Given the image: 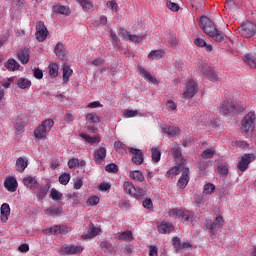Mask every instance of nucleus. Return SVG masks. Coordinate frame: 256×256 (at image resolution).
Returning a JSON list of instances; mask_svg holds the SVG:
<instances>
[{"mask_svg": "<svg viewBox=\"0 0 256 256\" xmlns=\"http://www.w3.org/2000/svg\"><path fill=\"white\" fill-rule=\"evenodd\" d=\"M76 3H78L79 6L82 7L83 11L85 13H92L94 11L93 3H91L89 0H75Z\"/></svg>", "mask_w": 256, "mask_h": 256, "instance_id": "obj_25", "label": "nucleus"}, {"mask_svg": "<svg viewBox=\"0 0 256 256\" xmlns=\"http://www.w3.org/2000/svg\"><path fill=\"white\" fill-rule=\"evenodd\" d=\"M152 161L154 163L161 161V151L157 148H152Z\"/></svg>", "mask_w": 256, "mask_h": 256, "instance_id": "obj_40", "label": "nucleus"}, {"mask_svg": "<svg viewBox=\"0 0 256 256\" xmlns=\"http://www.w3.org/2000/svg\"><path fill=\"white\" fill-rule=\"evenodd\" d=\"M242 111H245V107L235 103L231 100H226L221 104L219 108V112L221 115H229V113H242Z\"/></svg>", "mask_w": 256, "mask_h": 256, "instance_id": "obj_2", "label": "nucleus"}, {"mask_svg": "<svg viewBox=\"0 0 256 256\" xmlns=\"http://www.w3.org/2000/svg\"><path fill=\"white\" fill-rule=\"evenodd\" d=\"M45 215H50L51 217H55V215H59L61 213V208L57 206H52L44 210Z\"/></svg>", "mask_w": 256, "mask_h": 256, "instance_id": "obj_36", "label": "nucleus"}, {"mask_svg": "<svg viewBox=\"0 0 256 256\" xmlns=\"http://www.w3.org/2000/svg\"><path fill=\"white\" fill-rule=\"evenodd\" d=\"M218 173H220V175H227V173H229V169L224 164H219Z\"/></svg>", "mask_w": 256, "mask_h": 256, "instance_id": "obj_61", "label": "nucleus"}, {"mask_svg": "<svg viewBox=\"0 0 256 256\" xmlns=\"http://www.w3.org/2000/svg\"><path fill=\"white\" fill-rule=\"evenodd\" d=\"M49 74L51 77H57L59 75V66L57 64H51L49 66Z\"/></svg>", "mask_w": 256, "mask_h": 256, "instance_id": "obj_46", "label": "nucleus"}, {"mask_svg": "<svg viewBox=\"0 0 256 256\" xmlns=\"http://www.w3.org/2000/svg\"><path fill=\"white\" fill-rule=\"evenodd\" d=\"M16 85L18 89H29V87H31V80L27 78H20Z\"/></svg>", "mask_w": 256, "mask_h": 256, "instance_id": "obj_34", "label": "nucleus"}, {"mask_svg": "<svg viewBox=\"0 0 256 256\" xmlns=\"http://www.w3.org/2000/svg\"><path fill=\"white\" fill-rule=\"evenodd\" d=\"M129 177L130 179H133V181H136L137 183H143V181H145V176L143 175V172L139 170L131 171Z\"/></svg>", "mask_w": 256, "mask_h": 256, "instance_id": "obj_27", "label": "nucleus"}, {"mask_svg": "<svg viewBox=\"0 0 256 256\" xmlns=\"http://www.w3.org/2000/svg\"><path fill=\"white\" fill-rule=\"evenodd\" d=\"M50 197L54 201H61V197H63V195L59 191H57V189L52 188L50 192Z\"/></svg>", "mask_w": 256, "mask_h": 256, "instance_id": "obj_43", "label": "nucleus"}, {"mask_svg": "<svg viewBox=\"0 0 256 256\" xmlns=\"http://www.w3.org/2000/svg\"><path fill=\"white\" fill-rule=\"evenodd\" d=\"M197 91H199V86L197 85V82H195L194 80H190L185 85L183 98L193 99V97L197 95Z\"/></svg>", "mask_w": 256, "mask_h": 256, "instance_id": "obj_5", "label": "nucleus"}, {"mask_svg": "<svg viewBox=\"0 0 256 256\" xmlns=\"http://www.w3.org/2000/svg\"><path fill=\"white\" fill-rule=\"evenodd\" d=\"M68 167L69 169H75L76 167H79V159L72 158L68 161Z\"/></svg>", "mask_w": 256, "mask_h": 256, "instance_id": "obj_53", "label": "nucleus"}, {"mask_svg": "<svg viewBox=\"0 0 256 256\" xmlns=\"http://www.w3.org/2000/svg\"><path fill=\"white\" fill-rule=\"evenodd\" d=\"M194 45L196 47L205 48V51H207V53H211V51H213V45L207 44V42L201 37H197L194 39Z\"/></svg>", "mask_w": 256, "mask_h": 256, "instance_id": "obj_20", "label": "nucleus"}, {"mask_svg": "<svg viewBox=\"0 0 256 256\" xmlns=\"http://www.w3.org/2000/svg\"><path fill=\"white\" fill-rule=\"evenodd\" d=\"M167 43L169 47H172L173 49H175L178 45V40L175 36H169Z\"/></svg>", "mask_w": 256, "mask_h": 256, "instance_id": "obj_50", "label": "nucleus"}, {"mask_svg": "<svg viewBox=\"0 0 256 256\" xmlns=\"http://www.w3.org/2000/svg\"><path fill=\"white\" fill-rule=\"evenodd\" d=\"M163 55H165V52L163 50H152L148 54V59L159 60L163 58Z\"/></svg>", "mask_w": 256, "mask_h": 256, "instance_id": "obj_35", "label": "nucleus"}, {"mask_svg": "<svg viewBox=\"0 0 256 256\" xmlns=\"http://www.w3.org/2000/svg\"><path fill=\"white\" fill-rule=\"evenodd\" d=\"M129 151L134 155L132 157V163H135V165H142L143 161H145L143 151L137 148H129Z\"/></svg>", "mask_w": 256, "mask_h": 256, "instance_id": "obj_14", "label": "nucleus"}, {"mask_svg": "<svg viewBox=\"0 0 256 256\" xmlns=\"http://www.w3.org/2000/svg\"><path fill=\"white\" fill-rule=\"evenodd\" d=\"M139 73L146 81H150V83H153L154 85L157 84V78H155L149 71L145 70V68L140 67L139 68Z\"/></svg>", "mask_w": 256, "mask_h": 256, "instance_id": "obj_26", "label": "nucleus"}, {"mask_svg": "<svg viewBox=\"0 0 256 256\" xmlns=\"http://www.w3.org/2000/svg\"><path fill=\"white\" fill-rule=\"evenodd\" d=\"M55 54L57 55V57L63 58L64 54H63V45L61 43H58L56 45L55 48Z\"/></svg>", "mask_w": 256, "mask_h": 256, "instance_id": "obj_54", "label": "nucleus"}, {"mask_svg": "<svg viewBox=\"0 0 256 256\" xmlns=\"http://www.w3.org/2000/svg\"><path fill=\"white\" fill-rule=\"evenodd\" d=\"M90 232L88 234L82 235V239H93V237H97L99 233H101V228L95 227L93 223H90Z\"/></svg>", "mask_w": 256, "mask_h": 256, "instance_id": "obj_23", "label": "nucleus"}, {"mask_svg": "<svg viewBox=\"0 0 256 256\" xmlns=\"http://www.w3.org/2000/svg\"><path fill=\"white\" fill-rule=\"evenodd\" d=\"M163 131L168 137H175L176 135H179V128L175 126H166L163 128Z\"/></svg>", "mask_w": 256, "mask_h": 256, "instance_id": "obj_33", "label": "nucleus"}, {"mask_svg": "<svg viewBox=\"0 0 256 256\" xmlns=\"http://www.w3.org/2000/svg\"><path fill=\"white\" fill-rule=\"evenodd\" d=\"M238 33H240L242 37H245V39H251V37H255L256 35V24L247 21L238 28Z\"/></svg>", "mask_w": 256, "mask_h": 256, "instance_id": "obj_4", "label": "nucleus"}, {"mask_svg": "<svg viewBox=\"0 0 256 256\" xmlns=\"http://www.w3.org/2000/svg\"><path fill=\"white\" fill-rule=\"evenodd\" d=\"M105 171H107V173H117V171H119V166H117L115 163H110L106 165Z\"/></svg>", "mask_w": 256, "mask_h": 256, "instance_id": "obj_49", "label": "nucleus"}, {"mask_svg": "<svg viewBox=\"0 0 256 256\" xmlns=\"http://www.w3.org/2000/svg\"><path fill=\"white\" fill-rule=\"evenodd\" d=\"M175 229V226L169 222H162L158 225V232L161 233V235H165L167 233H171Z\"/></svg>", "mask_w": 256, "mask_h": 256, "instance_id": "obj_22", "label": "nucleus"}, {"mask_svg": "<svg viewBox=\"0 0 256 256\" xmlns=\"http://www.w3.org/2000/svg\"><path fill=\"white\" fill-rule=\"evenodd\" d=\"M119 239H133V232L125 231L119 234Z\"/></svg>", "mask_w": 256, "mask_h": 256, "instance_id": "obj_58", "label": "nucleus"}, {"mask_svg": "<svg viewBox=\"0 0 256 256\" xmlns=\"http://www.w3.org/2000/svg\"><path fill=\"white\" fill-rule=\"evenodd\" d=\"M193 217H195V213L189 211V210H184L182 213V219H184L185 222H190L193 221Z\"/></svg>", "mask_w": 256, "mask_h": 256, "instance_id": "obj_41", "label": "nucleus"}, {"mask_svg": "<svg viewBox=\"0 0 256 256\" xmlns=\"http://www.w3.org/2000/svg\"><path fill=\"white\" fill-rule=\"evenodd\" d=\"M256 115L255 112H249L242 120V129L245 133L253 131L255 129Z\"/></svg>", "mask_w": 256, "mask_h": 256, "instance_id": "obj_6", "label": "nucleus"}, {"mask_svg": "<svg viewBox=\"0 0 256 256\" xmlns=\"http://www.w3.org/2000/svg\"><path fill=\"white\" fill-rule=\"evenodd\" d=\"M17 55L22 65H27V63H29V59L31 58L29 50H20Z\"/></svg>", "mask_w": 256, "mask_h": 256, "instance_id": "obj_29", "label": "nucleus"}, {"mask_svg": "<svg viewBox=\"0 0 256 256\" xmlns=\"http://www.w3.org/2000/svg\"><path fill=\"white\" fill-rule=\"evenodd\" d=\"M252 161H255V155L244 154L237 165L239 171H241L242 173L247 171V168L249 167V163H252Z\"/></svg>", "mask_w": 256, "mask_h": 256, "instance_id": "obj_8", "label": "nucleus"}, {"mask_svg": "<svg viewBox=\"0 0 256 256\" xmlns=\"http://www.w3.org/2000/svg\"><path fill=\"white\" fill-rule=\"evenodd\" d=\"M58 180L61 185H67L69 183V181H71V174L64 173L59 176Z\"/></svg>", "mask_w": 256, "mask_h": 256, "instance_id": "obj_42", "label": "nucleus"}, {"mask_svg": "<svg viewBox=\"0 0 256 256\" xmlns=\"http://www.w3.org/2000/svg\"><path fill=\"white\" fill-rule=\"evenodd\" d=\"M0 215L2 223H7V221H9V215H11V207L9 206V204H2L0 208Z\"/></svg>", "mask_w": 256, "mask_h": 256, "instance_id": "obj_16", "label": "nucleus"}, {"mask_svg": "<svg viewBox=\"0 0 256 256\" xmlns=\"http://www.w3.org/2000/svg\"><path fill=\"white\" fill-rule=\"evenodd\" d=\"M149 256H158V249L156 246H150Z\"/></svg>", "mask_w": 256, "mask_h": 256, "instance_id": "obj_64", "label": "nucleus"}, {"mask_svg": "<svg viewBox=\"0 0 256 256\" xmlns=\"http://www.w3.org/2000/svg\"><path fill=\"white\" fill-rule=\"evenodd\" d=\"M166 109H168V111H175V109H177V103L173 100H168L166 103Z\"/></svg>", "mask_w": 256, "mask_h": 256, "instance_id": "obj_56", "label": "nucleus"}, {"mask_svg": "<svg viewBox=\"0 0 256 256\" xmlns=\"http://www.w3.org/2000/svg\"><path fill=\"white\" fill-rule=\"evenodd\" d=\"M189 184V168H185L182 172L181 177L178 180L177 185L180 187V189H185L187 185Z\"/></svg>", "mask_w": 256, "mask_h": 256, "instance_id": "obj_17", "label": "nucleus"}, {"mask_svg": "<svg viewBox=\"0 0 256 256\" xmlns=\"http://www.w3.org/2000/svg\"><path fill=\"white\" fill-rule=\"evenodd\" d=\"M215 192V184L208 183L204 185L203 193L204 195H212Z\"/></svg>", "mask_w": 256, "mask_h": 256, "instance_id": "obj_38", "label": "nucleus"}, {"mask_svg": "<svg viewBox=\"0 0 256 256\" xmlns=\"http://www.w3.org/2000/svg\"><path fill=\"white\" fill-rule=\"evenodd\" d=\"M199 71H201V73H203V75L208 77L209 81L215 82L219 79V76L217 75L215 70H213L212 68H210L207 65L201 66V68H199Z\"/></svg>", "mask_w": 256, "mask_h": 256, "instance_id": "obj_13", "label": "nucleus"}, {"mask_svg": "<svg viewBox=\"0 0 256 256\" xmlns=\"http://www.w3.org/2000/svg\"><path fill=\"white\" fill-rule=\"evenodd\" d=\"M124 191L128 193V195H131L132 197H135L136 199H139L145 195V192L143 190H137L133 183L131 182H124L123 184Z\"/></svg>", "mask_w": 256, "mask_h": 256, "instance_id": "obj_7", "label": "nucleus"}, {"mask_svg": "<svg viewBox=\"0 0 256 256\" xmlns=\"http://www.w3.org/2000/svg\"><path fill=\"white\" fill-rule=\"evenodd\" d=\"M19 67H21V65L17 60L13 58L7 60L6 69H8V71H19Z\"/></svg>", "mask_w": 256, "mask_h": 256, "instance_id": "obj_31", "label": "nucleus"}, {"mask_svg": "<svg viewBox=\"0 0 256 256\" xmlns=\"http://www.w3.org/2000/svg\"><path fill=\"white\" fill-rule=\"evenodd\" d=\"M99 197L98 196H91L90 198L87 199L86 201V205L88 207H95L97 205H99Z\"/></svg>", "mask_w": 256, "mask_h": 256, "instance_id": "obj_39", "label": "nucleus"}, {"mask_svg": "<svg viewBox=\"0 0 256 256\" xmlns=\"http://www.w3.org/2000/svg\"><path fill=\"white\" fill-rule=\"evenodd\" d=\"M61 253L63 255H78L79 253H83V247L79 245H64L61 248Z\"/></svg>", "mask_w": 256, "mask_h": 256, "instance_id": "obj_11", "label": "nucleus"}, {"mask_svg": "<svg viewBox=\"0 0 256 256\" xmlns=\"http://www.w3.org/2000/svg\"><path fill=\"white\" fill-rule=\"evenodd\" d=\"M69 231H71V228L65 225H56L44 230V233H50V235H59V233H69Z\"/></svg>", "mask_w": 256, "mask_h": 256, "instance_id": "obj_15", "label": "nucleus"}, {"mask_svg": "<svg viewBox=\"0 0 256 256\" xmlns=\"http://www.w3.org/2000/svg\"><path fill=\"white\" fill-rule=\"evenodd\" d=\"M28 165L29 160H27V158L19 157L16 160V171H18L19 173H23V171L27 169Z\"/></svg>", "mask_w": 256, "mask_h": 256, "instance_id": "obj_24", "label": "nucleus"}, {"mask_svg": "<svg viewBox=\"0 0 256 256\" xmlns=\"http://www.w3.org/2000/svg\"><path fill=\"white\" fill-rule=\"evenodd\" d=\"M215 155V149L213 148H209L206 149L203 153H202V158L203 159H211V157H213Z\"/></svg>", "mask_w": 256, "mask_h": 256, "instance_id": "obj_48", "label": "nucleus"}, {"mask_svg": "<svg viewBox=\"0 0 256 256\" xmlns=\"http://www.w3.org/2000/svg\"><path fill=\"white\" fill-rule=\"evenodd\" d=\"M137 115H139L137 110H126L124 112V117L126 118L137 117Z\"/></svg>", "mask_w": 256, "mask_h": 256, "instance_id": "obj_59", "label": "nucleus"}, {"mask_svg": "<svg viewBox=\"0 0 256 256\" xmlns=\"http://www.w3.org/2000/svg\"><path fill=\"white\" fill-rule=\"evenodd\" d=\"M200 27L214 41H217V43H221V41H225L227 39V35L225 33L219 31L217 29V26H215V23L209 19L207 16H202L200 18Z\"/></svg>", "mask_w": 256, "mask_h": 256, "instance_id": "obj_1", "label": "nucleus"}, {"mask_svg": "<svg viewBox=\"0 0 256 256\" xmlns=\"http://www.w3.org/2000/svg\"><path fill=\"white\" fill-rule=\"evenodd\" d=\"M100 247L105 253H111L113 251V246L108 241L101 242Z\"/></svg>", "mask_w": 256, "mask_h": 256, "instance_id": "obj_44", "label": "nucleus"}, {"mask_svg": "<svg viewBox=\"0 0 256 256\" xmlns=\"http://www.w3.org/2000/svg\"><path fill=\"white\" fill-rule=\"evenodd\" d=\"M183 211L184 210L182 209L174 208L169 211V215L170 217H173V219H181V217L183 216Z\"/></svg>", "mask_w": 256, "mask_h": 256, "instance_id": "obj_37", "label": "nucleus"}, {"mask_svg": "<svg viewBox=\"0 0 256 256\" xmlns=\"http://www.w3.org/2000/svg\"><path fill=\"white\" fill-rule=\"evenodd\" d=\"M86 121L89 123H99L100 119L95 113H88L86 115Z\"/></svg>", "mask_w": 256, "mask_h": 256, "instance_id": "obj_45", "label": "nucleus"}, {"mask_svg": "<svg viewBox=\"0 0 256 256\" xmlns=\"http://www.w3.org/2000/svg\"><path fill=\"white\" fill-rule=\"evenodd\" d=\"M53 125H55V122H53L52 119L43 121L42 124L35 129L34 137L36 139H47V135H49V131L53 129Z\"/></svg>", "mask_w": 256, "mask_h": 256, "instance_id": "obj_3", "label": "nucleus"}, {"mask_svg": "<svg viewBox=\"0 0 256 256\" xmlns=\"http://www.w3.org/2000/svg\"><path fill=\"white\" fill-rule=\"evenodd\" d=\"M107 7L108 9H111V11H117L119 5L115 0L107 2Z\"/></svg>", "mask_w": 256, "mask_h": 256, "instance_id": "obj_60", "label": "nucleus"}, {"mask_svg": "<svg viewBox=\"0 0 256 256\" xmlns=\"http://www.w3.org/2000/svg\"><path fill=\"white\" fill-rule=\"evenodd\" d=\"M143 207L145 209L153 210V201L151 199H146L143 201Z\"/></svg>", "mask_w": 256, "mask_h": 256, "instance_id": "obj_62", "label": "nucleus"}, {"mask_svg": "<svg viewBox=\"0 0 256 256\" xmlns=\"http://www.w3.org/2000/svg\"><path fill=\"white\" fill-rule=\"evenodd\" d=\"M131 33H129V31H127L124 28H120L119 30V37H121L122 39H124V41H129V35Z\"/></svg>", "mask_w": 256, "mask_h": 256, "instance_id": "obj_51", "label": "nucleus"}, {"mask_svg": "<svg viewBox=\"0 0 256 256\" xmlns=\"http://www.w3.org/2000/svg\"><path fill=\"white\" fill-rule=\"evenodd\" d=\"M80 137H82V139H85L87 141V143H90L91 145H95L96 143H101V137L100 136H89L85 133H81Z\"/></svg>", "mask_w": 256, "mask_h": 256, "instance_id": "obj_32", "label": "nucleus"}, {"mask_svg": "<svg viewBox=\"0 0 256 256\" xmlns=\"http://www.w3.org/2000/svg\"><path fill=\"white\" fill-rule=\"evenodd\" d=\"M52 11L54 13H58L59 15H71V10H69V7L63 5H54L52 7Z\"/></svg>", "mask_w": 256, "mask_h": 256, "instance_id": "obj_28", "label": "nucleus"}, {"mask_svg": "<svg viewBox=\"0 0 256 256\" xmlns=\"http://www.w3.org/2000/svg\"><path fill=\"white\" fill-rule=\"evenodd\" d=\"M23 183L25 187H28V189H31L32 191L34 189H37V187H39V183L37 182V179H35L33 176L24 177Z\"/></svg>", "mask_w": 256, "mask_h": 256, "instance_id": "obj_21", "label": "nucleus"}, {"mask_svg": "<svg viewBox=\"0 0 256 256\" xmlns=\"http://www.w3.org/2000/svg\"><path fill=\"white\" fill-rule=\"evenodd\" d=\"M181 173V166H174L167 171L166 177H171L172 175H179Z\"/></svg>", "mask_w": 256, "mask_h": 256, "instance_id": "obj_47", "label": "nucleus"}, {"mask_svg": "<svg viewBox=\"0 0 256 256\" xmlns=\"http://www.w3.org/2000/svg\"><path fill=\"white\" fill-rule=\"evenodd\" d=\"M17 185V179L15 177H9L4 181V187L7 191H10V193L17 191Z\"/></svg>", "mask_w": 256, "mask_h": 256, "instance_id": "obj_18", "label": "nucleus"}, {"mask_svg": "<svg viewBox=\"0 0 256 256\" xmlns=\"http://www.w3.org/2000/svg\"><path fill=\"white\" fill-rule=\"evenodd\" d=\"M244 63L246 65H249L251 69H256V53L255 52H250L244 55L243 57Z\"/></svg>", "mask_w": 256, "mask_h": 256, "instance_id": "obj_19", "label": "nucleus"}, {"mask_svg": "<svg viewBox=\"0 0 256 256\" xmlns=\"http://www.w3.org/2000/svg\"><path fill=\"white\" fill-rule=\"evenodd\" d=\"M224 223L225 219H223L222 216H218L215 218L214 222L207 220L206 227L209 229V233L215 234V229H218V227H223Z\"/></svg>", "mask_w": 256, "mask_h": 256, "instance_id": "obj_10", "label": "nucleus"}, {"mask_svg": "<svg viewBox=\"0 0 256 256\" xmlns=\"http://www.w3.org/2000/svg\"><path fill=\"white\" fill-rule=\"evenodd\" d=\"M36 39L40 43L47 39V35H49V31H47V27L43 22H38L36 25Z\"/></svg>", "mask_w": 256, "mask_h": 256, "instance_id": "obj_9", "label": "nucleus"}, {"mask_svg": "<svg viewBox=\"0 0 256 256\" xmlns=\"http://www.w3.org/2000/svg\"><path fill=\"white\" fill-rule=\"evenodd\" d=\"M143 40V37L129 34L128 41H131L132 43H140V41Z\"/></svg>", "mask_w": 256, "mask_h": 256, "instance_id": "obj_57", "label": "nucleus"}, {"mask_svg": "<svg viewBox=\"0 0 256 256\" xmlns=\"http://www.w3.org/2000/svg\"><path fill=\"white\" fill-rule=\"evenodd\" d=\"M111 189V184L110 183H101L99 185V190L100 191H109Z\"/></svg>", "mask_w": 256, "mask_h": 256, "instance_id": "obj_63", "label": "nucleus"}, {"mask_svg": "<svg viewBox=\"0 0 256 256\" xmlns=\"http://www.w3.org/2000/svg\"><path fill=\"white\" fill-rule=\"evenodd\" d=\"M93 157L95 163H97V165H101V163L104 162L105 158L107 157V149H105L103 146L99 147L93 153Z\"/></svg>", "mask_w": 256, "mask_h": 256, "instance_id": "obj_12", "label": "nucleus"}, {"mask_svg": "<svg viewBox=\"0 0 256 256\" xmlns=\"http://www.w3.org/2000/svg\"><path fill=\"white\" fill-rule=\"evenodd\" d=\"M172 151L175 159H179V157H181V148L179 145L175 144L172 148Z\"/></svg>", "mask_w": 256, "mask_h": 256, "instance_id": "obj_55", "label": "nucleus"}, {"mask_svg": "<svg viewBox=\"0 0 256 256\" xmlns=\"http://www.w3.org/2000/svg\"><path fill=\"white\" fill-rule=\"evenodd\" d=\"M166 5H167V8L170 11H173L174 13H177V11H179V9H180L179 4L174 3V2H167Z\"/></svg>", "mask_w": 256, "mask_h": 256, "instance_id": "obj_52", "label": "nucleus"}, {"mask_svg": "<svg viewBox=\"0 0 256 256\" xmlns=\"http://www.w3.org/2000/svg\"><path fill=\"white\" fill-rule=\"evenodd\" d=\"M62 71H63V82L69 83V78L71 77V75H73V70L69 67V65L63 64Z\"/></svg>", "mask_w": 256, "mask_h": 256, "instance_id": "obj_30", "label": "nucleus"}]
</instances>
